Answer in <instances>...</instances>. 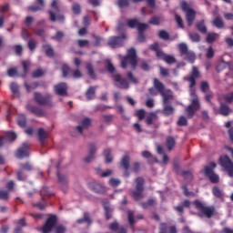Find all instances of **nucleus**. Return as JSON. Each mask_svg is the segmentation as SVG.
I'll list each match as a JSON object with an SVG mask.
<instances>
[{
    "mask_svg": "<svg viewBox=\"0 0 233 233\" xmlns=\"http://www.w3.org/2000/svg\"><path fill=\"white\" fill-rule=\"evenodd\" d=\"M104 210L106 214V219H112V209L108 206H104Z\"/></svg>",
    "mask_w": 233,
    "mask_h": 233,
    "instance_id": "nucleus-59",
    "label": "nucleus"
},
{
    "mask_svg": "<svg viewBox=\"0 0 233 233\" xmlns=\"http://www.w3.org/2000/svg\"><path fill=\"white\" fill-rule=\"evenodd\" d=\"M110 154H112V150H110L109 148H107L104 151V156L106 157V163H112L114 158L112 157V156Z\"/></svg>",
    "mask_w": 233,
    "mask_h": 233,
    "instance_id": "nucleus-48",
    "label": "nucleus"
},
{
    "mask_svg": "<svg viewBox=\"0 0 233 233\" xmlns=\"http://www.w3.org/2000/svg\"><path fill=\"white\" fill-rule=\"evenodd\" d=\"M20 168L23 171L27 170V172H31V170H34V167L29 162L20 164Z\"/></svg>",
    "mask_w": 233,
    "mask_h": 233,
    "instance_id": "nucleus-51",
    "label": "nucleus"
},
{
    "mask_svg": "<svg viewBox=\"0 0 233 233\" xmlns=\"http://www.w3.org/2000/svg\"><path fill=\"white\" fill-rule=\"evenodd\" d=\"M89 188L96 194H105V187L96 181L90 182Z\"/></svg>",
    "mask_w": 233,
    "mask_h": 233,
    "instance_id": "nucleus-21",
    "label": "nucleus"
},
{
    "mask_svg": "<svg viewBox=\"0 0 233 233\" xmlns=\"http://www.w3.org/2000/svg\"><path fill=\"white\" fill-rule=\"evenodd\" d=\"M16 179L18 181H26V173L23 169L16 171Z\"/></svg>",
    "mask_w": 233,
    "mask_h": 233,
    "instance_id": "nucleus-46",
    "label": "nucleus"
},
{
    "mask_svg": "<svg viewBox=\"0 0 233 233\" xmlns=\"http://www.w3.org/2000/svg\"><path fill=\"white\" fill-rule=\"evenodd\" d=\"M157 119H159V116H157V113L151 112L146 117V123H147V125H154V123H156V121H157Z\"/></svg>",
    "mask_w": 233,
    "mask_h": 233,
    "instance_id": "nucleus-28",
    "label": "nucleus"
},
{
    "mask_svg": "<svg viewBox=\"0 0 233 233\" xmlns=\"http://www.w3.org/2000/svg\"><path fill=\"white\" fill-rule=\"evenodd\" d=\"M44 48H46V56L47 57H54V48H52V46L50 45H44Z\"/></svg>",
    "mask_w": 233,
    "mask_h": 233,
    "instance_id": "nucleus-47",
    "label": "nucleus"
},
{
    "mask_svg": "<svg viewBox=\"0 0 233 233\" xmlns=\"http://www.w3.org/2000/svg\"><path fill=\"white\" fill-rule=\"evenodd\" d=\"M17 124H18V127L25 128V127H26V116L25 115L18 116Z\"/></svg>",
    "mask_w": 233,
    "mask_h": 233,
    "instance_id": "nucleus-40",
    "label": "nucleus"
},
{
    "mask_svg": "<svg viewBox=\"0 0 233 233\" xmlns=\"http://www.w3.org/2000/svg\"><path fill=\"white\" fill-rule=\"evenodd\" d=\"M123 39H127L125 33H123L121 36H110L107 45L110 48H119L123 46Z\"/></svg>",
    "mask_w": 233,
    "mask_h": 233,
    "instance_id": "nucleus-12",
    "label": "nucleus"
},
{
    "mask_svg": "<svg viewBox=\"0 0 233 233\" xmlns=\"http://www.w3.org/2000/svg\"><path fill=\"white\" fill-rule=\"evenodd\" d=\"M51 8L56 12V14L52 11L48 10L47 14L49 15V19L52 21V23H56V21H58V23H65V15L61 14V7H59V1L57 0H53L51 3Z\"/></svg>",
    "mask_w": 233,
    "mask_h": 233,
    "instance_id": "nucleus-6",
    "label": "nucleus"
},
{
    "mask_svg": "<svg viewBox=\"0 0 233 233\" xmlns=\"http://www.w3.org/2000/svg\"><path fill=\"white\" fill-rule=\"evenodd\" d=\"M224 99L227 103H232L233 102V92L228 93V95H225Z\"/></svg>",
    "mask_w": 233,
    "mask_h": 233,
    "instance_id": "nucleus-64",
    "label": "nucleus"
},
{
    "mask_svg": "<svg viewBox=\"0 0 233 233\" xmlns=\"http://www.w3.org/2000/svg\"><path fill=\"white\" fill-rule=\"evenodd\" d=\"M72 12L76 15H79V14H81V5H79L78 3H73V5H72Z\"/></svg>",
    "mask_w": 233,
    "mask_h": 233,
    "instance_id": "nucleus-49",
    "label": "nucleus"
},
{
    "mask_svg": "<svg viewBox=\"0 0 233 233\" xmlns=\"http://www.w3.org/2000/svg\"><path fill=\"white\" fill-rule=\"evenodd\" d=\"M193 205L199 210L198 213V218H208V219H210V218L216 214V208L214 206H205V204L199 200H195Z\"/></svg>",
    "mask_w": 233,
    "mask_h": 233,
    "instance_id": "nucleus-4",
    "label": "nucleus"
},
{
    "mask_svg": "<svg viewBox=\"0 0 233 233\" xmlns=\"http://www.w3.org/2000/svg\"><path fill=\"white\" fill-rule=\"evenodd\" d=\"M78 225H83V223H86L87 227L92 225V218L90 217V213L84 212V217L82 218H78L76 220Z\"/></svg>",
    "mask_w": 233,
    "mask_h": 233,
    "instance_id": "nucleus-26",
    "label": "nucleus"
},
{
    "mask_svg": "<svg viewBox=\"0 0 233 233\" xmlns=\"http://www.w3.org/2000/svg\"><path fill=\"white\" fill-rule=\"evenodd\" d=\"M93 39L95 42L93 44L94 46H101V43L103 42V38L101 36H97L96 35H92Z\"/></svg>",
    "mask_w": 233,
    "mask_h": 233,
    "instance_id": "nucleus-58",
    "label": "nucleus"
},
{
    "mask_svg": "<svg viewBox=\"0 0 233 233\" xmlns=\"http://www.w3.org/2000/svg\"><path fill=\"white\" fill-rule=\"evenodd\" d=\"M54 90L56 96H68V86L65 82H61L54 86Z\"/></svg>",
    "mask_w": 233,
    "mask_h": 233,
    "instance_id": "nucleus-18",
    "label": "nucleus"
},
{
    "mask_svg": "<svg viewBox=\"0 0 233 233\" xmlns=\"http://www.w3.org/2000/svg\"><path fill=\"white\" fill-rule=\"evenodd\" d=\"M188 35L193 43H199L201 41V36L198 33H189Z\"/></svg>",
    "mask_w": 233,
    "mask_h": 233,
    "instance_id": "nucleus-52",
    "label": "nucleus"
},
{
    "mask_svg": "<svg viewBox=\"0 0 233 233\" xmlns=\"http://www.w3.org/2000/svg\"><path fill=\"white\" fill-rule=\"evenodd\" d=\"M22 66L24 68V73L21 76L22 77H26V74H28V66H30V63H28L27 61H23Z\"/></svg>",
    "mask_w": 233,
    "mask_h": 233,
    "instance_id": "nucleus-55",
    "label": "nucleus"
},
{
    "mask_svg": "<svg viewBox=\"0 0 233 233\" xmlns=\"http://www.w3.org/2000/svg\"><path fill=\"white\" fill-rule=\"evenodd\" d=\"M181 176H183L184 179H187V181H192L194 175H192V172L190 171H182Z\"/></svg>",
    "mask_w": 233,
    "mask_h": 233,
    "instance_id": "nucleus-53",
    "label": "nucleus"
},
{
    "mask_svg": "<svg viewBox=\"0 0 233 233\" xmlns=\"http://www.w3.org/2000/svg\"><path fill=\"white\" fill-rule=\"evenodd\" d=\"M113 81L117 88L127 89L129 86L128 80H127V78H124L120 74H114Z\"/></svg>",
    "mask_w": 233,
    "mask_h": 233,
    "instance_id": "nucleus-14",
    "label": "nucleus"
},
{
    "mask_svg": "<svg viewBox=\"0 0 233 233\" xmlns=\"http://www.w3.org/2000/svg\"><path fill=\"white\" fill-rule=\"evenodd\" d=\"M28 148H30V144H28V142H24L22 147H20L16 151V157H18V159L30 157V155L28 154Z\"/></svg>",
    "mask_w": 233,
    "mask_h": 233,
    "instance_id": "nucleus-17",
    "label": "nucleus"
},
{
    "mask_svg": "<svg viewBox=\"0 0 233 233\" xmlns=\"http://www.w3.org/2000/svg\"><path fill=\"white\" fill-rule=\"evenodd\" d=\"M174 106H168V104L164 105L163 114L164 116H172L174 114Z\"/></svg>",
    "mask_w": 233,
    "mask_h": 233,
    "instance_id": "nucleus-39",
    "label": "nucleus"
},
{
    "mask_svg": "<svg viewBox=\"0 0 233 233\" xmlns=\"http://www.w3.org/2000/svg\"><path fill=\"white\" fill-rule=\"evenodd\" d=\"M56 223H57V217L56 215H52L46 219V224L42 228V232L43 233L52 232V229L54 228V227H56Z\"/></svg>",
    "mask_w": 233,
    "mask_h": 233,
    "instance_id": "nucleus-13",
    "label": "nucleus"
},
{
    "mask_svg": "<svg viewBox=\"0 0 233 233\" xmlns=\"http://www.w3.org/2000/svg\"><path fill=\"white\" fill-rule=\"evenodd\" d=\"M153 86L157 88V92L163 97V105H168V102L174 99L172 89H165V84L159 81V79L154 78Z\"/></svg>",
    "mask_w": 233,
    "mask_h": 233,
    "instance_id": "nucleus-3",
    "label": "nucleus"
},
{
    "mask_svg": "<svg viewBox=\"0 0 233 233\" xmlns=\"http://www.w3.org/2000/svg\"><path fill=\"white\" fill-rule=\"evenodd\" d=\"M196 26L200 34H207V25H205V20L198 22Z\"/></svg>",
    "mask_w": 233,
    "mask_h": 233,
    "instance_id": "nucleus-37",
    "label": "nucleus"
},
{
    "mask_svg": "<svg viewBox=\"0 0 233 233\" xmlns=\"http://www.w3.org/2000/svg\"><path fill=\"white\" fill-rule=\"evenodd\" d=\"M24 86L25 87L27 92H31L32 90H35L39 86V82H34L31 85H28V83H25Z\"/></svg>",
    "mask_w": 233,
    "mask_h": 233,
    "instance_id": "nucleus-42",
    "label": "nucleus"
},
{
    "mask_svg": "<svg viewBox=\"0 0 233 233\" xmlns=\"http://www.w3.org/2000/svg\"><path fill=\"white\" fill-rule=\"evenodd\" d=\"M127 219L129 225H131V228L134 231V223H136V219H134V211L128 210L127 211Z\"/></svg>",
    "mask_w": 233,
    "mask_h": 233,
    "instance_id": "nucleus-43",
    "label": "nucleus"
},
{
    "mask_svg": "<svg viewBox=\"0 0 233 233\" xmlns=\"http://www.w3.org/2000/svg\"><path fill=\"white\" fill-rule=\"evenodd\" d=\"M219 165L225 168L229 177H233V162L228 156L220 157Z\"/></svg>",
    "mask_w": 233,
    "mask_h": 233,
    "instance_id": "nucleus-11",
    "label": "nucleus"
},
{
    "mask_svg": "<svg viewBox=\"0 0 233 233\" xmlns=\"http://www.w3.org/2000/svg\"><path fill=\"white\" fill-rule=\"evenodd\" d=\"M48 136L46 135V132L44 128L40 127L38 128V139L41 143V145H45V141H46V138Z\"/></svg>",
    "mask_w": 233,
    "mask_h": 233,
    "instance_id": "nucleus-33",
    "label": "nucleus"
},
{
    "mask_svg": "<svg viewBox=\"0 0 233 233\" xmlns=\"http://www.w3.org/2000/svg\"><path fill=\"white\" fill-rule=\"evenodd\" d=\"M166 147L169 152L174 150V147H176V138L173 137H167L166 139Z\"/></svg>",
    "mask_w": 233,
    "mask_h": 233,
    "instance_id": "nucleus-29",
    "label": "nucleus"
},
{
    "mask_svg": "<svg viewBox=\"0 0 233 233\" xmlns=\"http://www.w3.org/2000/svg\"><path fill=\"white\" fill-rule=\"evenodd\" d=\"M212 25L220 30L225 28V22H223V18H221V16L215 17L212 21Z\"/></svg>",
    "mask_w": 233,
    "mask_h": 233,
    "instance_id": "nucleus-31",
    "label": "nucleus"
},
{
    "mask_svg": "<svg viewBox=\"0 0 233 233\" xmlns=\"http://www.w3.org/2000/svg\"><path fill=\"white\" fill-rule=\"evenodd\" d=\"M121 66L127 68V66H131L133 70L137 67V54L136 53V48L131 47L127 50V55L122 58Z\"/></svg>",
    "mask_w": 233,
    "mask_h": 233,
    "instance_id": "nucleus-5",
    "label": "nucleus"
},
{
    "mask_svg": "<svg viewBox=\"0 0 233 233\" xmlns=\"http://www.w3.org/2000/svg\"><path fill=\"white\" fill-rule=\"evenodd\" d=\"M177 125L178 127H187V125H188V121L187 120V117L180 116L177 122Z\"/></svg>",
    "mask_w": 233,
    "mask_h": 233,
    "instance_id": "nucleus-56",
    "label": "nucleus"
},
{
    "mask_svg": "<svg viewBox=\"0 0 233 233\" xmlns=\"http://www.w3.org/2000/svg\"><path fill=\"white\" fill-rule=\"evenodd\" d=\"M127 26H128V28H137V30H146L148 28L147 24L140 23L137 18L128 19L127 21Z\"/></svg>",
    "mask_w": 233,
    "mask_h": 233,
    "instance_id": "nucleus-16",
    "label": "nucleus"
},
{
    "mask_svg": "<svg viewBox=\"0 0 233 233\" xmlns=\"http://www.w3.org/2000/svg\"><path fill=\"white\" fill-rule=\"evenodd\" d=\"M163 22V18H161V17H159V16H152L150 19H149V21H148V23H149V25H161V23Z\"/></svg>",
    "mask_w": 233,
    "mask_h": 233,
    "instance_id": "nucleus-41",
    "label": "nucleus"
},
{
    "mask_svg": "<svg viewBox=\"0 0 233 233\" xmlns=\"http://www.w3.org/2000/svg\"><path fill=\"white\" fill-rule=\"evenodd\" d=\"M199 77H201V72H199L198 66H193L190 76L184 78L185 81L189 82V96L191 97V101H197V103H199V97L198 96L194 86H196V79H199Z\"/></svg>",
    "mask_w": 233,
    "mask_h": 233,
    "instance_id": "nucleus-1",
    "label": "nucleus"
},
{
    "mask_svg": "<svg viewBox=\"0 0 233 233\" xmlns=\"http://www.w3.org/2000/svg\"><path fill=\"white\" fill-rule=\"evenodd\" d=\"M186 20L187 26H192V25H194V21L196 20V11L194 9H189L186 12Z\"/></svg>",
    "mask_w": 233,
    "mask_h": 233,
    "instance_id": "nucleus-25",
    "label": "nucleus"
},
{
    "mask_svg": "<svg viewBox=\"0 0 233 233\" xmlns=\"http://www.w3.org/2000/svg\"><path fill=\"white\" fill-rule=\"evenodd\" d=\"M141 206L144 208H150V207L156 206V199H154L153 198H148V200L147 202H143Z\"/></svg>",
    "mask_w": 233,
    "mask_h": 233,
    "instance_id": "nucleus-44",
    "label": "nucleus"
},
{
    "mask_svg": "<svg viewBox=\"0 0 233 233\" xmlns=\"http://www.w3.org/2000/svg\"><path fill=\"white\" fill-rule=\"evenodd\" d=\"M65 37V33L63 31H57L56 35L52 36V39L56 41H61Z\"/></svg>",
    "mask_w": 233,
    "mask_h": 233,
    "instance_id": "nucleus-62",
    "label": "nucleus"
},
{
    "mask_svg": "<svg viewBox=\"0 0 233 233\" xmlns=\"http://www.w3.org/2000/svg\"><path fill=\"white\" fill-rule=\"evenodd\" d=\"M158 37L160 39H163L164 41H174L173 38H170V35L168 34V32L165 30H160L158 32Z\"/></svg>",
    "mask_w": 233,
    "mask_h": 233,
    "instance_id": "nucleus-35",
    "label": "nucleus"
},
{
    "mask_svg": "<svg viewBox=\"0 0 233 233\" xmlns=\"http://www.w3.org/2000/svg\"><path fill=\"white\" fill-rule=\"evenodd\" d=\"M87 101H92L96 97V86H89L86 92Z\"/></svg>",
    "mask_w": 233,
    "mask_h": 233,
    "instance_id": "nucleus-32",
    "label": "nucleus"
},
{
    "mask_svg": "<svg viewBox=\"0 0 233 233\" xmlns=\"http://www.w3.org/2000/svg\"><path fill=\"white\" fill-rule=\"evenodd\" d=\"M191 105L186 108L187 116L188 119H192L196 115V112L201 108V104L198 103V100H190Z\"/></svg>",
    "mask_w": 233,
    "mask_h": 233,
    "instance_id": "nucleus-15",
    "label": "nucleus"
},
{
    "mask_svg": "<svg viewBox=\"0 0 233 233\" xmlns=\"http://www.w3.org/2000/svg\"><path fill=\"white\" fill-rule=\"evenodd\" d=\"M217 37H219L218 33H208L206 38L207 43H214Z\"/></svg>",
    "mask_w": 233,
    "mask_h": 233,
    "instance_id": "nucleus-45",
    "label": "nucleus"
},
{
    "mask_svg": "<svg viewBox=\"0 0 233 233\" xmlns=\"http://www.w3.org/2000/svg\"><path fill=\"white\" fill-rule=\"evenodd\" d=\"M5 137L9 140V141H15V139H17V135H15V132L12 131H8L5 134Z\"/></svg>",
    "mask_w": 233,
    "mask_h": 233,
    "instance_id": "nucleus-57",
    "label": "nucleus"
},
{
    "mask_svg": "<svg viewBox=\"0 0 233 233\" xmlns=\"http://www.w3.org/2000/svg\"><path fill=\"white\" fill-rule=\"evenodd\" d=\"M36 3L39 5H31L28 7L31 12H39V10H43L45 8V0H36Z\"/></svg>",
    "mask_w": 233,
    "mask_h": 233,
    "instance_id": "nucleus-30",
    "label": "nucleus"
},
{
    "mask_svg": "<svg viewBox=\"0 0 233 233\" xmlns=\"http://www.w3.org/2000/svg\"><path fill=\"white\" fill-rule=\"evenodd\" d=\"M42 76H45V71H43V69H37L32 74V77H34L35 79H36L37 77H42Z\"/></svg>",
    "mask_w": 233,
    "mask_h": 233,
    "instance_id": "nucleus-61",
    "label": "nucleus"
},
{
    "mask_svg": "<svg viewBox=\"0 0 233 233\" xmlns=\"http://www.w3.org/2000/svg\"><path fill=\"white\" fill-rule=\"evenodd\" d=\"M212 194L213 196H215V198H223V192L218 187H214L212 188Z\"/></svg>",
    "mask_w": 233,
    "mask_h": 233,
    "instance_id": "nucleus-50",
    "label": "nucleus"
},
{
    "mask_svg": "<svg viewBox=\"0 0 233 233\" xmlns=\"http://www.w3.org/2000/svg\"><path fill=\"white\" fill-rule=\"evenodd\" d=\"M34 99L37 105H40V106H49L50 108L54 106V102H52V95L50 94L43 96L39 92H35Z\"/></svg>",
    "mask_w": 233,
    "mask_h": 233,
    "instance_id": "nucleus-9",
    "label": "nucleus"
},
{
    "mask_svg": "<svg viewBox=\"0 0 233 233\" xmlns=\"http://www.w3.org/2000/svg\"><path fill=\"white\" fill-rule=\"evenodd\" d=\"M56 168V177H57V184L59 188L62 190V192H68V176H66L65 173H61L59 171V168L61 167V162H56L55 165L52 164L51 167L48 168L47 172L50 174L52 172V168Z\"/></svg>",
    "mask_w": 233,
    "mask_h": 233,
    "instance_id": "nucleus-2",
    "label": "nucleus"
},
{
    "mask_svg": "<svg viewBox=\"0 0 233 233\" xmlns=\"http://www.w3.org/2000/svg\"><path fill=\"white\" fill-rule=\"evenodd\" d=\"M146 114L147 112L145 111V109H138L136 113V116L139 121H143V119H145Z\"/></svg>",
    "mask_w": 233,
    "mask_h": 233,
    "instance_id": "nucleus-54",
    "label": "nucleus"
},
{
    "mask_svg": "<svg viewBox=\"0 0 233 233\" xmlns=\"http://www.w3.org/2000/svg\"><path fill=\"white\" fill-rule=\"evenodd\" d=\"M218 167L216 162H210L209 165L205 166L204 174L206 177H208L209 181L213 184L219 183V175L214 172L215 168Z\"/></svg>",
    "mask_w": 233,
    "mask_h": 233,
    "instance_id": "nucleus-8",
    "label": "nucleus"
},
{
    "mask_svg": "<svg viewBox=\"0 0 233 233\" xmlns=\"http://www.w3.org/2000/svg\"><path fill=\"white\" fill-rule=\"evenodd\" d=\"M190 205H192L190 200L185 199L181 202V205L176 206L174 208V210H176V212H178V214H183V212H185V208H190Z\"/></svg>",
    "mask_w": 233,
    "mask_h": 233,
    "instance_id": "nucleus-23",
    "label": "nucleus"
},
{
    "mask_svg": "<svg viewBox=\"0 0 233 233\" xmlns=\"http://www.w3.org/2000/svg\"><path fill=\"white\" fill-rule=\"evenodd\" d=\"M62 76L63 77H68V76H72V68H70V66H68L66 64L62 66Z\"/></svg>",
    "mask_w": 233,
    "mask_h": 233,
    "instance_id": "nucleus-36",
    "label": "nucleus"
},
{
    "mask_svg": "<svg viewBox=\"0 0 233 233\" xmlns=\"http://www.w3.org/2000/svg\"><path fill=\"white\" fill-rule=\"evenodd\" d=\"M120 167L124 168V176L126 177H130V171H128V168H130V157L128 155H126L123 157L121 162H120Z\"/></svg>",
    "mask_w": 233,
    "mask_h": 233,
    "instance_id": "nucleus-20",
    "label": "nucleus"
},
{
    "mask_svg": "<svg viewBox=\"0 0 233 233\" xmlns=\"http://www.w3.org/2000/svg\"><path fill=\"white\" fill-rule=\"evenodd\" d=\"M90 125H92V119L90 117H86L81 121V125L76 127V130L79 134H83V130H85V128H88Z\"/></svg>",
    "mask_w": 233,
    "mask_h": 233,
    "instance_id": "nucleus-24",
    "label": "nucleus"
},
{
    "mask_svg": "<svg viewBox=\"0 0 233 233\" xmlns=\"http://www.w3.org/2000/svg\"><path fill=\"white\" fill-rule=\"evenodd\" d=\"M168 224L162 222L160 223L159 233H167Z\"/></svg>",
    "mask_w": 233,
    "mask_h": 233,
    "instance_id": "nucleus-63",
    "label": "nucleus"
},
{
    "mask_svg": "<svg viewBox=\"0 0 233 233\" xmlns=\"http://www.w3.org/2000/svg\"><path fill=\"white\" fill-rule=\"evenodd\" d=\"M231 113H232V109H230V106H228V105L225 103H220L219 114L221 116H230Z\"/></svg>",
    "mask_w": 233,
    "mask_h": 233,
    "instance_id": "nucleus-27",
    "label": "nucleus"
},
{
    "mask_svg": "<svg viewBox=\"0 0 233 233\" xmlns=\"http://www.w3.org/2000/svg\"><path fill=\"white\" fill-rule=\"evenodd\" d=\"M96 150L97 148L96 147V144H90L88 148V156L84 159L86 163H92L94 161V157H96Z\"/></svg>",
    "mask_w": 233,
    "mask_h": 233,
    "instance_id": "nucleus-22",
    "label": "nucleus"
},
{
    "mask_svg": "<svg viewBox=\"0 0 233 233\" xmlns=\"http://www.w3.org/2000/svg\"><path fill=\"white\" fill-rule=\"evenodd\" d=\"M86 68L87 70V74L91 79H96V71H94V66H92V63H87L86 65Z\"/></svg>",
    "mask_w": 233,
    "mask_h": 233,
    "instance_id": "nucleus-34",
    "label": "nucleus"
},
{
    "mask_svg": "<svg viewBox=\"0 0 233 233\" xmlns=\"http://www.w3.org/2000/svg\"><path fill=\"white\" fill-rule=\"evenodd\" d=\"M10 89L12 94H14V96H16V97H20L21 93L19 92V86H17L15 82L11 83Z\"/></svg>",
    "mask_w": 233,
    "mask_h": 233,
    "instance_id": "nucleus-38",
    "label": "nucleus"
},
{
    "mask_svg": "<svg viewBox=\"0 0 233 233\" xmlns=\"http://www.w3.org/2000/svg\"><path fill=\"white\" fill-rule=\"evenodd\" d=\"M178 50L180 52V56H184L185 61H188V63L194 64L196 61V53L194 51L188 50V46L185 43H180L178 45Z\"/></svg>",
    "mask_w": 233,
    "mask_h": 233,
    "instance_id": "nucleus-10",
    "label": "nucleus"
},
{
    "mask_svg": "<svg viewBox=\"0 0 233 233\" xmlns=\"http://www.w3.org/2000/svg\"><path fill=\"white\" fill-rule=\"evenodd\" d=\"M27 46L29 50L34 51V49L37 47V41L35 39H30L28 41Z\"/></svg>",
    "mask_w": 233,
    "mask_h": 233,
    "instance_id": "nucleus-60",
    "label": "nucleus"
},
{
    "mask_svg": "<svg viewBox=\"0 0 233 233\" xmlns=\"http://www.w3.org/2000/svg\"><path fill=\"white\" fill-rule=\"evenodd\" d=\"M26 110H29V112H31V114H35V116H36V117H45V116H46V114L45 113V111L35 106H32L31 104H27L25 106Z\"/></svg>",
    "mask_w": 233,
    "mask_h": 233,
    "instance_id": "nucleus-19",
    "label": "nucleus"
},
{
    "mask_svg": "<svg viewBox=\"0 0 233 233\" xmlns=\"http://www.w3.org/2000/svg\"><path fill=\"white\" fill-rule=\"evenodd\" d=\"M135 183V190L131 192V196L135 201H139V199L145 198V193H143L145 192V178L138 177L136 178Z\"/></svg>",
    "mask_w": 233,
    "mask_h": 233,
    "instance_id": "nucleus-7",
    "label": "nucleus"
}]
</instances>
